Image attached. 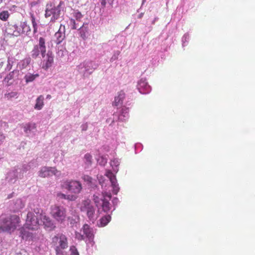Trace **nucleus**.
Wrapping results in <instances>:
<instances>
[{
    "instance_id": "obj_1",
    "label": "nucleus",
    "mask_w": 255,
    "mask_h": 255,
    "mask_svg": "<svg viewBox=\"0 0 255 255\" xmlns=\"http://www.w3.org/2000/svg\"><path fill=\"white\" fill-rule=\"evenodd\" d=\"M80 211L88 218L89 220L94 223L98 217V211L89 199L83 200L80 204Z\"/></svg>"
},
{
    "instance_id": "obj_2",
    "label": "nucleus",
    "mask_w": 255,
    "mask_h": 255,
    "mask_svg": "<svg viewBox=\"0 0 255 255\" xmlns=\"http://www.w3.org/2000/svg\"><path fill=\"white\" fill-rule=\"evenodd\" d=\"M19 220L16 215H12L9 218L0 217V233H10L13 231L19 223Z\"/></svg>"
},
{
    "instance_id": "obj_3",
    "label": "nucleus",
    "mask_w": 255,
    "mask_h": 255,
    "mask_svg": "<svg viewBox=\"0 0 255 255\" xmlns=\"http://www.w3.org/2000/svg\"><path fill=\"white\" fill-rule=\"evenodd\" d=\"M52 244L57 255H66L63 250L68 248L67 237L64 235H57L52 238Z\"/></svg>"
},
{
    "instance_id": "obj_4",
    "label": "nucleus",
    "mask_w": 255,
    "mask_h": 255,
    "mask_svg": "<svg viewBox=\"0 0 255 255\" xmlns=\"http://www.w3.org/2000/svg\"><path fill=\"white\" fill-rule=\"evenodd\" d=\"M63 2L61 1L57 6L53 7L51 3L46 5L45 16V17H50L51 22H54L58 19L61 13V5Z\"/></svg>"
},
{
    "instance_id": "obj_5",
    "label": "nucleus",
    "mask_w": 255,
    "mask_h": 255,
    "mask_svg": "<svg viewBox=\"0 0 255 255\" xmlns=\"http://www.w3.org/2000/svg\"><path fill=\"white\" fill-rule=\"evenodd\" d=\"M98 64L92 61H84L80 63L77 69L79 73L82 75L83 78L88 77L97 69Z\"/></svg>"
},
{
    "instance_id": "obj_6",
    "label": "nucleus",
    "mask_w": 255,
    "mask_h": 255,
    "mask_svg": "<svg viewBox=\"0 0 255 255\" xmlns=\"http://www.w3.org/2000/svg\"><path fill=\"white\" fill-rule=\"evenodd\" d=\"M34 213L32 212H28L27 215V218L26 220V223L25 226L26 228L31 230H36L38 228L40 224L39 223V220H40L39 215L42 214H38V213Z\"/></svg>"
},
{
    "instance_id": "obj_7",
    "label": "nucleus",
    "mask_w": 255,
    "mask_h": 255,
    "mask_svg": "<svg viewBox=\"0 0 255 255\" xmlns=\"http://www.w3.org/2000/svg\"><path fill=\"white\" fill-rule=\"evenodd\" d=\"M51 214L57 222L62 223L65 220L66 210L62 206L53 205L51 207Z\"/></svg>"
},
{
    "instance_id": "obj_8",
    "label": "nucleus",
    "mask_w": 255,
    "mask_h": 255,
    "mask_svg": "<svg viewBox=\"0 0 255 255\" xmlns=\"http://www.w3.org/2000/svg\"><path fill=\"white\" fill-rule=\"evenodd\" d=\"M62 187L75 194L80 193L82 189L81 183L77 180L67 181L64 182Z\"/></svg>"
},
{
    "instance_id": "obj_9",
    "label": "nucleus",
    "mask_w": 255,
    "mask_h": 255,
    "mask_svg": "<svg viewBox=\"0 0 255 255\" xmlns=\"http://www.w3.org/2000/svg\"><path fill=\"white\" fill-rule=\"evenodd\" d=\"M38 175L42 178L51 176L53 175L58 176L60 175V172L55 167L44 166L41 167L39 171Z\"/></svg>"
},
{
    "instance_id": "obj_10",
    "label": "nucleus",
    "mask_w": 255,
    "mask_h": 255,
    "mask_svg": "<svg viewBox=\"0 0 255 255\" xmlns=\"http://www.w3.org/2000/svg\"><path fill=\"white\" fill-rule=\"evenodd\" d=\"M105 175L109 178L111 182V185L113 188V192L117 194L120 188L117 183L116 176L110 170L106 171Z\"/></svg>"
},
{
    "instance_id": "obj_11",
    "label": "nucleus",
    "mask_w": 255,
    "mask_h": 255,
    "mask_svg": "<svg viewBox=\"0 0 255 255\" xmlns=\"http://www.w3.org/2000/svg\"><path fill=\"white\" fill-rule=\"evenodd\" d=\"M39 216L41 220L40 224L42 223L43 225L44 226V227L47 230L51 231L55 228V226L49 217L46 216L44 214H42L41 215Z\"/></svg>"
},
{
    "instance_id": "obj_12",
    "label": "nucleus",
    "mask_w": 255,
    "mask_h": 255,
    "mask_svg": "<svg viewBox=\"0 0 255 255\" xmlns=\"http://www.w3.org/2000/svg\"><path fill=\"white\" fill-rule=\"evenodd\" d=\"M137 89L141 94H147L150 91V87L144 79H141L138 83Z\"/></svg>"
},
{
    "instance_id": "obj_13",
    "label": "nucleus",
    "mask_w": 255,
    "mask_h": 255,
    "mask_svg": "<svg viewBox=\"0 0 255 255\" xmlns=\"http://www.w3.org/2000/svg\"><path fill=\"white\" fill-rule=\"evenodd\" d=\"M65 26L61 24L59 30L55 33L54 35L55 41L57 44H60L64 39L65 37Z\"/></svg>"
},
{
    "instance_id": "obj_14",
    "label": "nucleus",
    "mask_w": 255,
    "mask_h": 255,
    "mask_svg": "<svg viewBox=\"0 0 255 255\" xmlns=\"http://www.w3.org/2000/svg\"><path fill=\"white\" fill-rule=\"evenodd\" d=\"M43 58H44L43 68L46 70L52 66L54 56L51 52L48 51L46 54H45V57Z\"/></svg>"
},
{
    "instance_id": "obj_15",
    "label": "nucleus",
    "mask_w": 255,
    "mask_h": 255,
    "mask_svg": "<svg viewBox=\"0 0 255 255\" xmlns=\"http://www.w3.org/2000/svg\"><path fill=\"white\" fill-rule=\"evenodd\" d=\"M36 166V164L35 161H31L29 162L28 164H24L22 166V167L17 168L19 172V178H22L23 177V173L26 172L28 170H30L31 168L35 167Z\"/></svg>"
},
{
    "instance_id": "obj_16",
    "label": "nucleus",
    "mask_w": 255,
    "mask_h": 255,
    "mask_svg": "<svg viewBox=\"0 0 255 255\" xmlns=\"http://www.w3.org/2000/svg\"><path fill=\"white\" fill-rule=\"evenodd\" d=\"M19 74L18 70H14L10 72L4 78V81L8 85H11L14 80L17 78Z\"/></svg>"
},
{
    "instance_id": "obj_17",
    "label": "nucleus",
    "mask_w": 255,
    "mask_h": 255,
    "mask_svg": "<svg viewBox=\"0 0 255 255\" xmlns=\"http://www.w3.org/2000/svg\"><path fill=\"white\" fill-rule=\"evenodd\" d=\"M19 172L17 168H15L9 171L6 177V180L10 183H14L16 179L19 178Z\"/></svg>"
},
{
    "instance_id": "obj_18",
    "label": "nucleus",
    "mask_w": 255,
    "mask_h": 255,
    "mask_svg": "<svg viewBox=\"0 0 255 255\" xmlns=\"http://www.w3.org/2000/svg\"><path fill=\"white\" fill-rule=\"evenodd\" d=\"M103 196L104 197V199L102 200V206L103 208V210L104 212H107L109 211L110 207V203L106 199V197H108L109 199L111 197V195L110 193H108L106 192V191L104 192H103Z\"/></svg>"
},
{
    "instance_id": "obj_19",
    "label": "nucleus",
    "mask_w": 255,
    "mask_h": 255,
    "mask_svg": "<svg viewBox=\"0 0 255 255\" xmlns=\"http://www.w3.org/2000/svg\"><path fill=\"white\" fill-rule=\"evenodd\" d=\"M56 197L59 200L65 199L71 201H75L77 198V196L75 195H66L60 192L56 193Z\"/></svg>"
},
{
    "instance_id": "obj_20",
    "label": "nucleus",
    "mask_w": 255,
    "mask_h": 255,
    "mask_svg": "<svg viewBox=\"0 0 255 255\" xmlns=\"http://www.w3.org/2000/svg\"><path fill=\"white\" fill-rule=\"evenodd\" d=\"M15 25H10L6 27L5 30V34L4 35L7 36H18V32L15 31Z\"/></svg>"
},
{
    "instance_id": "obj_21",
    "label": "nucleus",
    "mask_w": 255,
    "mask_h": 255,
    "mask_svg": "<svg viewBox=\"0 0 255 255\" xmlns=\"http://www.w3.org/2000/svg\"><path fill=\"white\" fill-rule=\"evenodd\" d=\"M125 98V93L123 91H121L118 96L115 98V101L113 103L114 106L118 107L122 105L123 100Z\"/></svg>"
},
{
    "instance_id": "obj_22",
    "label": "nucleus",
    "mask_w": 255,
    "mask_h": 255,
    "mask_svg": "<svg viewBox=\"0 0 255 255\" xmlns=\"http://www.w3.org/2000/svg\"><path fill=\"white\" fill-rule=\"evenodd\" d=\"M38 48L40 49V53L43 57H45V53L46 52L45 41L43 37H40L39 39L38 44L36 45Z\"/></svg>"
},
{
    "instance_id": "obj_23",
    "label": "nucleus",
    "mask_w": 255,
    "mask_h": 255,
    "mask_svg": "<svg viewBox=\"0 0 255 255\" xmlns=\"http://www.w3.org/2000/svg\"><path fill=\"white\" fill-rule=\"evenodd\" d=\"M83 231L84 234L89 239H92L94 237L93 230L90 228L89 226L87 224H85L83 227Z\"/></svg>"
},
{
    "instance_id": "obj_24",
    "label": "nucleus",
    "mask_w": 255,
    "mask_h": 255,
    "mask_svg": "<svg viewBox=\"0 0 255 255\" xmlns=\"http://www.w3.org/2000/svg\"><path fill=\"white\" fill-rule=\"evenodd\" d=\"M78 29L79 30L80 37L83 39L87 38L88 33L87 24L84 23H83L82 26H80Z\"/></svg>"
},
{
    "instance_id": "obj_25",
    "label": "nucleus",
    "mask_w": 255,
    "mask_h": 255,
    "mask_svg": "<svg viewBox=\"0 0 255 255\" xmlns=\"http://www.w3.org/2000/svg\"><path fill=\"white\" fill-rule=\"evenodd\" d=\"M39 74L37 73L34 74L31 73L30 72H28L26 73L24 77V79L26 83H28L30 82H32L35 80V79L39 77Z\"/></svg>"
},
{
    "instance_id": "obj_26",
    "label": "nucleus",
    "mask_w": 255,
    "mask_h": 255,
    "mask_svg": "<svg viewBox=\"0 0 255 255\" xmlns=\"http://www.w3.org/2000/svg\"><path fill=\"white\" fill-rule=\"evenodd\" d=\"M44 97L42 95L39 96L36 100V104L34 109L37 110H41L44 105Z\"/></svg>"
},
{
    "instance_id": "obj_27",
    "label": "nucleus",
    "mask_w": 255,
    "mask_h": 255,
    "mask_svg": "<svg viewBox=\"0 0 255 255\" xmlns=\"http://www.w3.org/2000/svg\"><path fill=\"white\" fill-rule=\"evenodd\" d=\"M21 28L22 29V34L28 35L31 31L30 26L25 22L21 23Z\"/></svg>"
},
{
    "instance_id": "obj_28",
    "label": "nucleus",
    "mask_w": 255,
    "mask_h": 255,
    "mask_svg": "<svg viewBox=\"0 0 255 255\" xmlns=\"http://www.w3.org/2000/svg\"><path fill=\"white\" fill-rule=\"evenodd\" d=\"M21 235L23 239H25L26 240H32V233L29 232L28 231L25 230H21L20 231Z\"/></svg>"
},
{
    "instance_id": "obj_29",
    "label": "nucleus",
    "mask_w": 255,
    "mask_h": 255,
    "mask_svg": "<svg viewBox=\"0 0 255 255\" xmlns=\"http://www.w3.org/2000/svg\"><path fill=\"white\" fill-rule=\"evenodd\" d=\"M85 163L86 168H89L92 164V157L90 154H86L84 156Z\"/></svg>"
},
{
    "instance_id": "obj_30",
    "label": "nucleus",
    "mask_w": 255,
    "mask_h": 255,
    "mask_svg": "<svg viewBox=\"0 0 255 255\" xmlns=\"http://www.w3.org/2000/svg\"><path fill=\"white\" fill-rule=\"evenodd\" d=\"M120 161L118 159H114L111 162V165L112 166L114 171L117 172L118 171V166L120 165Z\"/></svg>"
},
{
    "instance_id": "obj_31",
    "label": "nucleus",
    "mask_w": 255,
    "mask_h": 255,
    "mask_svg": "<svg viewBox=\"0 0 255 255\" xmlns=\"http://www.w3.org/2000/svg\"><path fill=\"white\" fill-rule=\"evenodd\" d=\"M40 50L38 48L37 46H34L33 50L31 51V56L33 58H36L39 54Z\"/></svg>"
},
{
    "instance_id": "obj_32",
    "label": "nucleus",
    "mask_w": 255,
    "mask_h": 255,
    "mask_svg": "<svg viewBox=\"0 0 255 255\" xmlns=\"http://www.w3.org/2000/svg\"><path fill=\"white\" fill-rule=\"evenodd\" d=\"M103 199H104L99 198V197H98V195H97L96 194H94L93 200L94 201V202H95V204L96 205L95 206L98 207L99 205H100L101 204V202H102V200Z\"/></svg>"
},
{
    "instance_id": "obj_33",
    "label": "nucleus",
    "mask_w": 255,
    "mask_h": 255,
    "mask_svg": "<svg viewBox=\"0 0 255 255\" xmlns=\"http://www.w3.org/2000/svg\"><path fill=\"white\" fill-rule=\"evenodd\" d=\"M111 217L110 215H108L103 218L101 220V223L103 226H105L108 223L111 221Z\"/></svg>"
},
{
    "instance_id": "obj_34",
    "label": "nucleus",
    "mask_w": 255,
    "mask_h": 255,
    "mask_svg": "<svg viewBox=\"0 0 255 255\" xmlns=\"http://www.w3.org/2000/svg\"><path fill=\"white\" fill-rule=\"evenodd\" d=\"M82 178L85 181H87V182H89L88 186L90 187V188H94V187L92 186L93 179L91 177L89 176L88 175H84L82 177Z\"/></svg>"
},
{
    "instance_id": "obj_35",
    "label": "nucleus",
    "mask_w": 255,
    "mask_h": 255,
    "mask_svg": "<svg viewBox=\"0 0 255 255\" xmlns=\"http://www.w3.org/2000/svg\"><path fill=\"white\" fill-rule=\"evenodd\" d=\"M98 163L102 166H104L107 163V159L106 157L102 156L97 159Z\"/></svg>"
},
{
    "instance_id": "obj_36",
    "label": "nucleus",
    "mask_w": 255,
    "mask_h": 255,
    "mask_svg": "<svg viewBox=\"0 0 255 255\" xmlns=\"http://www.w3.org/2000/svg\"><path fill=\"white\" fill-rule=\"evenodd\" d=\"M9 16V13L7 11H3L0 13V19L2 20H6Z\"/></svg>"
},
{
    "instance_id": "obj_37",
    "label": "nucleus",
    "mask_w": 255,
    "mask_h": 255,
    "mask_svg": "<svg viewBox=\"0 0 255 255\" xmlns=\"http://www.w3.org/2000/svg\"><path fill=\"white\" fill-rule=\"evenodd\" d=\"M31 62V59L30 58H26L24 59L22 62L21 68L22 69L25 68L29 65Z\"/></svg>"
},
{
    "instance_id": "obj_38",
    "label": "nucleus",
    "mask_w": 255,
    "mask_h": 255,
    "mask_svg": "<svg viewBox=\"0 0 255 255\" xmlns=\"http://www.w3.org/2000/svg\"><path fill=\"white\" fill-rule=\"evenodd\" d=\"M17 96V93L16 92H11L8 93H6L4 95V97L8 99H11L12 98L16 97Z\"/></svg>"
},
{
    "instance_id": "obj_39",
    "label": "nucleus",
    "mask_w": 255,
    "mask_h": 255,
    "mask_svg": "<svg viewBox=\"0 0 255 255\" xmlns=\"http://www.w3.org/2000/svg\"><path fill=\"white\" fill-rule=\"evenodd\" d=\"M70 23H71V24L72 25V28L73 29H76L78 28L79 29L80 26H81L79 24V23L78 22L76 23V21L73 19H71L70 20Z\"/></svg>"
},
{
    "instance_id": "obj_40",
    "label": "nucleus",
    "mask_w": 255,
    "mask_h": 255,
    "mask_svg": "<svg viewBox=\"0 0 255 255\" xmlns=\"http://www.w3.org/2000/svg\"><path fill=\"white\" fill-rule=\"evenodd\" d=\"M74 16L77 21H80L81 18L83 17V15L81 13L78 11H75Z\"/></svg>"
},
{
    "instance_id": "obj_41",
    "label": "nucleus",
    "mask_w": 255,
    "mask_h": 255,
    "mask_svg": "<svg viewBox=\"0 0 255 255\" xmlns=\"http://www.w3.org/2000/svg\"><path fill=\"white\" fill-rule=\"evenodd\" d=\"M70 255H79L77 249L74 246H71L70 248Z\"/></svg>"
},
{
    "instance_id": "obj_42",
    "label": "nucleus",
    "mask_w": 255,
    "mask_h": 255,
    "mask_svg": "<svg viewBox=\"0 0 255 255\" xmlns=\"http://www.w3.org/2000/svg\"><path fill=\"white\" fill-rule=\"evenodd\" d=\"M128 114V112L126 110L123 109V112L121 114V115L119 116V119L121 121L125 120L126 119L125 118L127 117V115Z\"/></svg>"
},
{
    "instance_id": "obj_43",
    "label": "nucleus",
    "mask_w": 255,
    "mask_h": 255,
    "mask_svg": "<svg viewBox=\"0 0 255 255\" xmlns=\"http://www.w3.org/2000/svg\"><path fill=\"white\" fill-rule=\"evenodd\" d=\"M31 22L33 27V32L34 33H36L37 31V24L33 16H31Z\"/></svg>"
},
{
    "instance_id": "obj_44",
    "label": "nucleus",
    "mask_w": 255,
    "mask_h": 255,
    "mask_svg": "<svg viewBox=\"0 0 255 255\" xmlns=\"http://www.w3.org/2000/svg\"><path fill=\"white\" fill-rule=\"evenodd\" d=\"M12 63H13V62L12 60H10L9 59H8L7 64L6 67L5 68V70L9 71L11 70V69L12 68Z\"/></svg>"
},
{
    "instance_id": "obj_45",
    "label": "nucleus",
    "mask_w": 255,
    "mask_h": 255,
    "mask_svg": "<svg viewBox=\"0 0 255 255\" xmlns=\"http://www.w3.org/2000/svg\"><path fill=\"white\" fill-rule=\"evenodd\" d=\"M16 203L18 204V206L16 207V208L17 209L22 208L24 207V204L20 199L17 200Z\"/></svg>"
},
{
    "instance_id": "obj_46",
    "label": "nucleus",
    "mask_w": 255,
    "mask_h": 255,
    "mask_svg": "<svg viewBox=\"0 0 255 255\" xmlns=\"http://www.w3.org/2000/svg\"><path fill=\"white\" fill-rule=\"evenodd\" d=\"M114 0H102L101 2V4L103 6H105L107 3H109L111 4Z\"/></svg>"
},
{
    "instance_id": "obj_47",
    "label": "nucleus",
    "mask_w": 255,
    "mask_h": 255,
    "mask_svg": "<svg viewBox=\"0 0 255 255\" xmlns=\"http://www.w3.org/2000/svg\"><path fill=\"white\" fill-rule=\"evenodd\" d=\"M98 178L100 184L102 186V187H103L104 184V181H105L104 178L102 176H100L98 177Z\"/></svg>"
},
{
    "instance_id": "obj_48",
    "label": "nucleus",
    "mask_w": 255,
    "mask_h": 255,
    "mask_svg": "<svg viewBox=\"0 0 255 255\" xmlns=\"http://www.w3.org/2000/svg\"><path fill=\"white\" fill-rule=\"evenodd\" d=\"M15 31H17L18 32V36L20 34H22V29L21 28V25L18 27L16 25H15Z\"/></svg>"
},
{
    "instance_id": "obj_49",
    "label": "nucleus",
    "mask_w": 255,
    "mask_h": 255,
    "mask_svg": "<svg viewBox=\"0 0 255 255\" xmlns=\"http://www.w3.org/2000/svg\"><path fill=\"white\" fill-rule=\"evenodd\" d=\"M14 255H28L27 253L24 250H22L19 253L14 254Z\"/></svg>"
},
{
    "instance_id": "obj_50",
    "label": "nucleus",
    "mask_w": 255,
    "mask_h": 255,
    "mask_svg": "<svg viewBox=\"0 0 255 255\" xmlns=\"http://www.w3.org/2000/svg\"><path fill=\"white\" fill-rule=\"evenodd\" d=\"M81 127H82V130L85 131L87 129L88 125L87 124H85L83 125Z\"/></svg>"
},
{
    "instance_id": "obj_51",
    "label": "nucleus",
    "mask_w": 255,
    "mask_h": 255,
    "mask_svg": "<svg viewBox=\"0 0 255 255\" xmlns=\"http://www.w3.org/2000/svg\"><path fill=\"white\" fill-rule=\"evenodd\" d=\"M92 186L93 187H94V188H90L91 189V190H95L96 189H98V187H97V185L95 184V182H94V181H93V185H92Z\"/></svg>"
},
{
    "instance_id": "obj_52",
    "label": "nucleus",
    "mask_w": 255,
    "mask_h": 255,
    "mask_svg": "<svg viewBox=\"0 0 255 255\" xmlns=\"http://www.w3.org/2000/svg\"><path fill=\"white\" fill-rule=\"evenodd\" d=\"M5 139V136L2 134H0V143H1Z\"/></svg>"
},
{
    "instance_id": "obj_53",
    "label": "nucleus",
    "mask_w": 255,
    "mask_h": 255,
    "mask_svg": "<svg viewBox=\"0 0 255 255\" xmlns=\"http://www.w3.org/2000/svg\"><path fill=\"white\" fill-rule=\"evenodd\" d=\"M24 131L27 132L28 130H29V127H25L24 128Z\"/></svg>"
},
{
    "instance_id": "obj_54",
    "label": "nucleus",
    "mask_w": 255,
    "mask_h": 255,
    "mask_svg": "<svg viewBox=\"0 0 255 255\" xmlns=\"http://www.w3.org/2000/svg\"><path fill=\"white\" fill-rule=\"evenodd\" d=\"M117 56L115 54H114V55L112 57V59L116 60L117 59Z\"/></svg>"
},
{
    "instance_id": "obj_55",
    "label": "nucleus",
    "mask_w": 255,
    "mask_h": 255,
    "mask_svg": "<svg viewBox=\"0 0 255 255\" xmlns=\"http://www.w3.org/2000/svg\"><path fill=\"white\" fill-rule=\"evenodd\" d=\"M51 96L50 95H47V96H46V98L47 99H50L51 98Z\"/></svg>"
},
{
    "instance_id": "obj_56",
    "label": "nucleus",
    "mask_w": 255,
    "mask_h": 255,
    "mask_svg": "<svg viewBox=\"0 0 255 255\" xmlns=\"http://www.w3.org/2000/svg\"><path fill=\"white\" fill-rule=\"evenodd\" d=\"M76 221L75 220H72V221H71V224H73L76 223Z\"/></svg>"
},
{
    "instance_id": "obj_57",
    "label": "nucleus",
    "mask_w": 255,
    "mask_h": 255,
    "mask_svg": "<svg viewBox=\"0 0 255 255\" xmlns=\"http://www.w3.org/2000/svg\"><path fill=\"white\" fill-rule=\"evenodd\" d=\"M80 237H81V238H80V239H81V240L84 239V238H83V236L80 235Z\"/></svg>"
},
{
    "instance_id": "obj_58",
    "label": "nucleus",
    "mask_w": 255,
    "mask_h": 255,
    "mask_svg": "<svg viewBox=\"0 0 255 255\" xmlns=\"http://www.w3.org/2000/svg\"><path fill=\"white\" fill-rule=\"evenodd\" d=\"M61 52L62 53H63V51H58V53L59 54Z\"/></svg>"
},
{
    "instance_id": "obj_59",
    "label": "nucleus",
    "mask_w": 255,
    "mask_h": 255,
    "mask_svg": "<svg viewBox=\"0 0 255 255\" xmlns=\"http://www.w3.org/2000/svg\"><path fill=\"white\" fill-rule=\"evenodd\" d=\"M119 51H118V52H117V55H119Z\"/></svg>"
},
{
    "instance_id": "obj_60",
    "label": "nucleus",
    "mask_w": 255,
    "mask_h": 255,
    "mask_svg": "<svg viewBox=\"0 0 255 255\" xmlns=\"http://www.w3.org/2000/svg\"><path fill=\"white\" fill-rule=\"evenodd\" d=\"M141 15H142V14H141L140 15V16H139V17H141Z\"/></svg>"
}]
</instances>
